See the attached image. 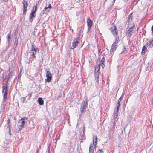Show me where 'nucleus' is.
I'll return each instance as SVG.
<instances>
[{"mask_svg":"<svg viewBox=\"0 0 153 153\" xmlns=\"http://www.w3.org/2000/svg\"><path fill=\"white\" fill-rule=\"evenodd\" d=\"M132 13H130L128 16V18L127 20L126 24H128V27H134L135 25L132 22V17L131 16Z\"/></svg>","mask_w":153,"mask_h":153,"instance_id":"1","label":"nucleus"},{"mask_svg":"<svg viewBox=\"0 0 153 153\" xmlns=\"http://www.w3.org/2000/svg\"><path fill=\"white\" fill-rule=\"evenodd\" d=\"M100 65H99L98 66L96 67L94 71V77L95 79L97 81V83L99 82V76L100 74Z\"/></svg>","mask_w":153,"mask_h":153,"instance_id":"2","label":"nucleus"},{"mask_svg":"<svg viewBox=\"0 0 153 153\" xmlns=\"http://www.w3.org/2000/svg\"><path fill=\"white\" fill-rule=\"evenodd\" d=\"M87 105L88 103L86 101H83L82 102L80 108L81 115L85 110L86 108L87 107Z\"/></svg>","mask_w":153,"mask_h":153,"instance_id":"3","label":"nucleus"},{"mask_svg":"<svg viewBox=\"0 0 153 153\" xmlns=\"http://www.w3.org/2000/svg\"><path fill=\"white\" fill-rule=\"evenodd\" d=\"M79 37H77L76 38H75L72 42V45L71 47V49H74L78 45L79 42Z\"/></svg>","mask_w":153,"mask_h":153,"instance_id":"4","label":"nucleus"},{"mask_svg":"<svg viewBox=\"0 0 153 153\" xmlns=\"http://www.w3.org/2000/svg\"><path fill=\"white\" fill-rule=\"evenodd\" d=\"M8 84L7 81H5V83H2L3 86L2 88V92H7L8 93V87L7 84Z\"/></svg>","mask_w":153,"mask_h":153,"instance_id":"5","label":"nucleus"},{"mask_svg":"<svg viewBox=\"0 0 153 153\" xmlns=\"http://www.w3.org/2000/svg\"><path fill=\"white\" fill-rule=\"evenodd\" d=\"M111 31L113 35L117 37L118 34V30H117V28L115 26L112 27L111 29Z\"/></svg>","mask_w":153,"mask_h":153,"instance_id":"6","label":"nucleus"},{"mask_svg":"<svg viewBox=\"0 0 153 153\" xmlns=\"http://www.w3.org/2000/svg\"><path fill=\"white\" fill-rule=\"evenodd\" d=\"M34 45H32L31 49L30 51V54L31 56L36 54L37 52V48L34 47Z\"/></svg>","mask_w":153,"mask_h":153,"instance_id":"7","label":"nucleus"},{"mask_svg":"<svg viewBox=\"0 0 153 153\" xmlns=\"http://www.w3.org/2000/svg\"><path fill=\"white\" fill-rule=\"evenodd\" d=\"M129 28L128 30L127 31V34L129 37H130L134 32V30L135 29L134 27H128Z\"/></svg>","mask_w":153,"mask_h":153,"instance_id":"8","label":"nucleus"},{"mask_svg":"<svg viewBox=\"0 0 153 153\" xmlns=\"http://www.w3.org/2000/svg\"><path fill=\"white\" fill-rule=\"evenodd\" d=\"M46 76L47 78L46 81L47 82H49L52 78L51 74V72L48 71H47L46 72Z\"/></svg>","mask_w":153,"mask_h":153,"instance_id":"9","label":"nucleus"},{"mask_svg":"<svg viewBox=\"0 0 153 153\" xmlns=\"http://www.w3.org/2000/svg\"><path fill=\"white\" fill-rule=\"evenodd\" d=\"M87 26L88 28V31H89V29L91 28L92 25V21L90 19L88 18L87 19Z\"/></svg>","mask_w":153,"mask_h":153,"instance_id":"10","label":"nucleus"},{"mask_svg":"<svg viewBox=\"0 0 153 153\" xmlns=\"http://www.w3.org/2000/svg\"><path fill=\"white\" fill-rule=\"evenodd\" d=\"M11 32H10L6 36L7 40L8 43V45H9L12 42L11 38L10 36Z\"/></svg>","mask_w":153,"mask_h":153,"instance_id":"11","label":"nucleus"},{"mask_svg":"<svg viewBox=\"0 0 153 153\" xmlns=\"http://www.w3.org/2000/svg\"><path fill=\"white\" fill-rule=\"evenodd\" d=\"M146 46L149 48H151L153 46V40L148 41L146 43Z\"/></svg>","mask_w":153,"mask_h":153,"instance_id":"12","label":"nucleus"},{"mask_svg":"<svg viewBox=\"0 0 153 153\" xmlns=\"http://www.w3.org/2000/svg\"><path fill=\"white\" fill-rule=\"evenodd\" d=\"M115 42L112 45L117 47L118 43L119 41V37H117L115 38Z\"/></svg>","mask_w":153,"mask_h":153,"instance_id":"13","label":"nucleus"},{"mask_svg":"<svg viewBox=\"0 0 153 153\" xmlns=\"http://www.w3.org/2000/svg\"><path fill=\"white\" fill-rule=\"evenodd\" d=\"M22 3L23 4V9H24V11H25L26 10H27V3L25 0L23 1Z\"/></svg>","mask_w":153,"mask_h":153,"instance_id":"14","label":"nucleus"},{"mask_svg":"<svg viewBox=\"0 0 153 153\" xmlns=\"http://www.w3.org/2000/svg\"><path fill=\"white\" fill-rule=\"evenodd\" d=\"M21 122L19 120L18 123V128L19 131H20L21 129L24 127V126L21 123Z\"/></svg>","mask_w":153,"mask_h":153,"instance_id":"15","label":"nucleus"},{"mask_svg":"<svg viewBox=\"0 0 153 153\" xmlns=\"http://www.w3.org/2000/svg\"><path fill=\"white\" fill-rule=\"evenodd\" d=\"M27 118L26 117H24L20 120H19L21 122V123L24 126L25 123L27 122Z\"/></svg>","mask_w":153,"mask_h":153,"instance_id":"16","label":"nucleus"},{"mask_svg":"<svg viewBox=\"0 0 153 153\" xmlns=\"http://www.w3.org/2000/svg\"><path fill=\"white\" fill-rule=\"evenodd\" d=\"M94 138L93 139V143L94 145V147H96V145L97 144V137L96 136H95L94 135H93Z\"/></svg>","mask_w":153,"mask_h":153,"instance_id":"17","label":"nucleus"},{"mask_svg":"<svg viewBox=\"0 0 153 153\" xmlns=\"http://www.w3.org/2000/svg\"><path fill=\"white\" fill-rule=\"evenodd\" d=\"M36 16V14H30L29 16V21L32 23L33 21V19Z\"/></svg>","mask_w":153,"mask_h":153,"instance_id":"18","label":"nucleus"},{"mask_svg":"<svg viewBox=\"0 0 153 153\" xmlns=\"http://www.w3.org/2000/svg\"><path fill=\"white\" fill-rule=\"evenodd\" d=\"M38 101L40 105H42L43 104L44 102L42 98H39L38 99Z\"/></svg>","mask_w":153,"mask_h":153,"instance_id":"19","label":"nucleus"},{"mask_svg":"<svg viewBox=\"0 0 153 153\" xmlns=\"http://www.w3.org/2000/svg\"><path fill=\"white\" fill-rule=\"evenodd\" d=\"M147 50V48L146 47V46L145 45L143 46L142 49V54H144L145 51H146Z\"/></svg>","mask_w":153,"mask_h":153,"instance_id":"20","label":"nucleus"},{"mask_svg":"<svg viewBox=\"0 0 153 153\" xmlns=\"http://www.w3.org/2000/svg\"><path fill=\"white\" fill-rule=\"evenodd\" d=\"M37 7L36 6L33 7V9L32 10V12L30 14H36L35 13Z\"/></svg>","mask_w":153,"mask_h":153,"instance_id":"21","label":"nucleus"},{"mask_svg":"<svg viewBox=\"0 0 153 153\" xmlns=\"http://www.w3.org/2000/svg\"><path fill=\"white\" fill-rule=\"evenodd\" d=\"M89 153H94V148L92 146L90 145L89 148Z\"/></svg>","mask_w":153,"mask_h":153,"instance_id":"22","label":"nucleus"},{"mask_svg":"<svg viewBox=\"0 0 153 153\" xmlns=\"http://www.w3.org/2000/svg\"><path fill=\"white\" fill-rule=\"evenodd\" d=\"M105 59L104 57H103V58H102V59H101V62L102 63V65H101L100 64V66H101L102 67V68H103L104 67V62H105Z\"/></svg>","mask_w":153,"mask_h":153,"instance_id":"23","label":"nucleus"},{"mask_svg":"<svg viewBox=\"0 0 153 153\" xmlns=\"http://www.w3.org/2000/svg\"><path fill=\"white\" fill-rule=\"evenodd\" d=\"M3 94V98L4 99H6L7 97V94L8 93L7 92H2Z\"/></svg>","mask_w":153,"mask_h":153,"instance_id":"24","label":"nucleus"},{"mask_svg":"<svg viewBox=\"0 0 153 153\" xmlns=\"http://www.w3.org/2000/svg\"><path fill=\"white\" fill-rule=\"evenodd\" d=\"M11 75H12L11 74V73H9L7 75V76H6V80L5 81H8V80H9V78L10 77V76H11Z\"/></svg>","mask_w":153,"mask_h":153,"instance_id":"25","label":"nucleus"},{"mask_svg":"<svg viewBox=\"0 0 153 153\" xmlns=\"http://www.w3.org/2000/svg\"><path fill=\"white\" fill-rule=\"evenodd\" d=\"M116 47L115 46L112 45V47L111 49V51H114L116 50Z\"/></svg>","mask_w":153,"mask_h":153,"instance_id":"26","label":"nucleus"},{"mask_svg":"<svg viewBox=\"0 0 153 153\" xmlns=\"http://www.w3.org/2000/svg\"><path fill=\"white\" fill-rule=\"evenodd\" d=\"M25 100V97H22L20 98V101L22 103H23Z\"/></svg>","mask_w":153,"mask_h":153,"instance_id":"27","label":"nucleus"},{"mask_svg":"<svg viewBox=\"0 0 153 153\" xmlns=\"http://www.w3.org/2000/svg\"><path fill=\"white\" fill-rule=\"evenodd\" d=\"M51 8V7L50 5V4H49L48 5V7H45L44 8V9L43 11H45L48 8Z\"/></svg>","mask_w":153,"mask_h":153,"instance_id":"28","label":"nucleus"},{"mask_svg":"<svg viewBox=\"0 0 153 153\" xmlns=\"http://www.w3.org/2000/svg\"><path fill=\"white\" fill-rule=\"evenodd\" d=\"M118 110H117H117L116 111V112H115V114H114V118L115 119H116L117 118V116H118Z\"/></svg>","mask_w":153,"mask_h":153,"instance_id":"29","label":"nucleus"},{"mask_svg":"<svg viewBox=\"0 0 153 153\" xmlns=\"http://www.w3.org/2000/svg\"><path fill=\"white\" fill-rule=\"evenodd\" d=\"M103 151L102 149H99L96 152V153H103Z\"/></svg>","mask_w":153,"mask_h":153,"instance_id":"30","label":"nucleus"},{"mask_svg":"<svg viewBox=\"0 0 153 153\" xmlns=\"http://www.w3.org/2000/svg\"><path fill=\"white\" fill-rule=\"evenodd\" d=\"M26 92L27 93V94H28V96H29V97H28V100H29L30 99V97H31V94H30V93H29L28 92V91H26Z\"/></svg>","mask_w":153,"mask_h":153,"instance_id":"31","label":"nucleus"},{"mask_svg":"<svg viewBox=\"0 0 153 153\" xmlns=\"http://www.w3.org/2000/svg\"><path fill=\"white\" fill-rule=\"evenodd\" d=\"M120 102H118V103L117 104V110H119V107L120 106Z\"/></svg>","mask_w":153,"mask_h":153,"instance_id":"32","label":"nucleus"},{"mask_svg":"<svg viewBox=\"0 0 153 153\" xmlns=\"http://www.w3.org/2000/svg\"><path fill=\"white\" fill-rule=\"evenodd\" d=\"M126 49L125 47H124V46H123V48L122 51L121 52V53H123V52H125L126 51Z\"/></svg>","mask_w":153,"mask_h":153,"instance_id":"33","label":"nucleus"},{"mask_svg":"<svg viewBox=\"0 0 153 153\" xmlns=\"http://www.w3.org/2000/svg\"><path fill=\"white\" fill-rule=\"evenodd\" d=\"M152 34L153 35V25H152L151 28Z\"/></svg>","mask_w":153,"mask_h":153,"instance_id":"34","label":"nucleus"},{"mask_svg":"<svg viewBox=\"0 0 153 153\" xmlns=\"http://www.w3.org/2000/svg\"><path fill=\"white\" fill-rule=\"evenodd\" d=\"M123 95H124V94H123V93L122 94V95L120 97V98H121V100H122L123 98Z\"/></svg>","mask_w":153,"mask_h":153,"instance_id":"35","label":"nucleus"},{"mask_svg":"<svg viewBox=\"0 0 153 153\" xmlns=\"http://www.w3.org/2000/svg\"><path fill=\"white\" fill-rule=\"evenodd\" d=\"M23 14L24 15H25L26 14V12L27 11V10H26L25 11H24V9H23Z\"/></svg>","mask_w":153,"mask_h":153,"instance_id":"36","label":"nucleus"},{"mask_svg":"<svg viewBox=\"0 0 153 153\" xmlns=\"http://www.w3.org/2000/svg\"><path fill=\"white\" fill-rule=\"evenodd\" d=\"M122 100H121V98H119V99H118V102H120Z\"/></svg>","mask_w":153,"mask_h":153,"instance_id":"37","label":"nucleus"},{"mask_svg":"<svg viewBox=\"0 0 153 153\" xmlns=\"http://www.w3.org/2000/svg\"><path fill=\"white\" fill-rule=\"evenodd\" d=\"M46 153H50L49 150H48V152H46Z\"/></svg>","mask_w":153,"mask_h":153,"instance_id":"38","label":"nucleus"},{"mask_svg":"<svg viewBox=\"0 0 153 153\" xmlns=\"http://www.w3.org/2000/svg\"><path fill=\"white\" fill-rule=\"evenodd\" d=\"M126 126L124 127V130H125V129L126 128Z\"/></svg>","mask_w":153,"mask_h":153,"instance_id":"39","label":"nucleus"},{"mask_svg":"<svg viewBox=\"0 0 153 153\" xmlns=\"http://www.w3.org/2000/svg\"><path fill=\"white\" fill-rule=\"evenodd\" d=\"M8 123H9V122L10 121V120L8 119Z\"/></svg>","mask_w":153,"mask_h":153,"instance_id":"40","label":"nucleus"},{"mask_svg":"<svg viewBox=\"0 0 153 153\" xmlns=\"http://www.w3.org/2000/svg\"><path fill=\"white\" fill-rule=\"evenodd\" d=\"M122 133H123V131L122 130Z\"/></svg>","mask_w":153,"mask_h":153,"instance_id":"41","label":"nucleus"},{"mask_svg":"<svg viewBox=\"0 0 153 153\" xmlns=\"http://www.w3.org/2000/svg\"><path fill=\"white\" fill-rule=\"evenodd\" d=\"M115 0H114V2L115 1Z\"/></svg>","mask_w":153,"mask_h":153,"instance_id":"42","label":"nucleus"},{"mask_svg":"<svg viewBox=\"0 0 153 153\" xmlns=\"http://www.w3.org/2000/svg\"><path fill=\"white\" fill-rule=\"evenodd\" d=\"M34 58H35V56H34Z\"/></svg>","mask_w":153,"mask_h":153,"instance_id":"43","label":"nucleus"},{"mask_svg":"<svg viewBox=\"0 0 153 153\" xmlns=\"http://www.w3.org/2000/svg\"><path fill=\"white\" fill-rule=\"evenodd\" d=\"M82 1H83V0H82Z\"/></svg>","mask_w":153,"mask_h":153,"instance_id":"44","label":"nucleus"}]
</instances>
